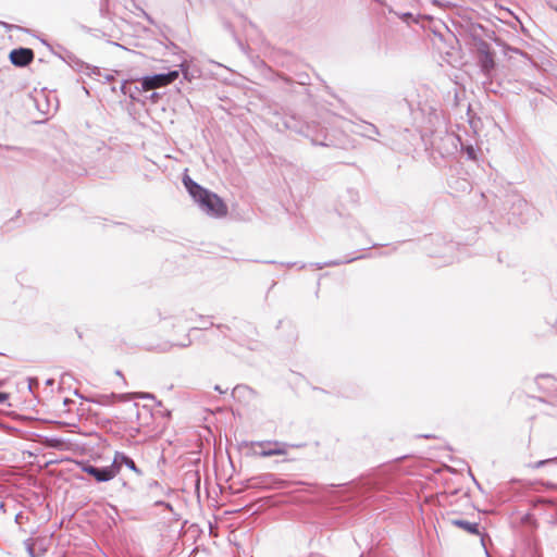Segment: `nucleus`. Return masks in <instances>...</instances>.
I'll use <instances>...</instances> for the list:
<instances>
[{"label": "nucleus", "mask_w": 557, "mask_h": 557, "mask_svg": "<svg viewBox=\"0 0 557 557\" xmlns=\"http://www.w3.org/2000/svg\"><path fill=\"white\" fill-rule=\"evenodd\" d=\"M81 406H84L83 404H81ZM78 410V418H83L85 414H86V409L84 407H81L77 409Z\"/></svg>", "instance_id": "34"}, {"label": "nucleus", "mask_w": 557, "mask_h": 557, "mask_svg": "<svg viewBox=\"0 0 557 557\" xmlns=\"http://www.w3.org/2000/svg\"><path fill=\"white\" fill-rule=\"evenodd\" d=\"M376 3H382V0H373Z\"/></svg>", "instance_id": "49"}, {"label": "nucleus", "mask_w": 557, "mask_h": 557, "mask_svg": "<svg viewBox=\"0 0 557 557\" xmlns=\"http://www.w3.org/2000/svg\"><path fill=\"white\" fill-rule=\"evenodd\" d=\"M77 465L83 472L94 476L97 482H108L111 480V473L107 471L106 467L98 468L88 461H78Z\"/></svg>", "instance_id": "13"}, {"label": "nucleus", "mask_w": 557, "mask_h": 557, "mask_svg": "<svg viewBox=\"0 0 557 557\" xmlns=\"http://www.w3.org/2000/svg\"><path fill=\"white\" fill-rule=\"evenodd\" d=\"M103 78H104V82H110V81H112V79H113V75H111V74H106V75H103Z\"/></svg>", "instance_id": "38"}, {"label": "nucleus", "mask_w": 557, "mask_h": 557, "mask_svg": "<svg viewBox=\"0 0 557 557\" xmlns=\"http://www.w3.org/2000/svg\"><path fill=\"white\" fill-rule=\"evenodd\" d=\"M48 421H49V422H57V423H59V424H61V425H65V426H70V428H75V429L77 428V425H76V424H74V423H73V424H71V423H64V422H61V421H59V420H48Z\"/></svg>", "instance_id": "31"}, {"label": "nucleus", "mask_w": 557, "mask_h": 557, "mask_svg": "<svg viewBox=\"0 0 557 557\" xmlns=\"http://www.w3.org/2000/svg\"><path fill=\"white\" fill-rule=\"evenodd\" d=\"M90 401L97 403L100 405H107V404H109V396L102 395V396H99L97 399H91Z\"/></svg>", "instance_id": "29"}, {"label": "nucleus", "mask_w": 557, "mask_h": 557, "mask_svg": "<svg viewBox=\"0 0 557 557\" xmlns=\"http://www.w3.org/2000/svg\"><path fill=\"white\" fill-rule=\"evenodd\" d=\"M183 184L194 201L207 214L215 218L226 215L227 207L216 194L206 189L188 175L183 177Z\"/></svg>", "instance_id": "2"}, {"label": "nucleus", "mask_w": 557, "mask_h": 557, "mask_svg": "<svg viewBox=\"0 0 557 557\" xmlns=\"http://www.w3.org/2000/svg\"><path fill=\"white\" fill-rule=\"evenodd\" d=\"M228 388H222L220 385L214 386V391L219 392L220 394H225Z\"/></svg>", "instance_id": "35"}, {"label": "nucleus", "mask_w": 557, "mask_h": 557, "mask_svg": "<svg viewBox=\"0 0 557 557\" xmlns=\"http://www.w3.org/2000/svg\"><path fill=\"white\" fill-rule=\"evenodd\" d=\"M246 447L252 448V456L270 457L285 455L289 445L277 441L243 442Z\"/></svg>", "instance_id": "7"}, {"label": "nucleus", "mask_w": 557, "mask_h": 557, "mask_svg": "<svg viewBox=\"0 0 557 557\" xmlns=\"http://www.w3.org/2000/svg\"><path fill=\"white\" fill-rule=\"evenodd\" d=\"M0 429L7 431L9 434H11L13 436L22 437V438L25 437L23 430L18 426H11L9 424L0 422Z\"/></svg>", "instance_id": "21"}, {"label": "nucleus", "mask_w": 557, "mask_h": 557, "mask_svg": "<svg viewBox=\"0 0 557 557\" xmlns=\"http://www.w3.org/2000/svg\"><path fill=\"white\" fill-rule=\"evenodd\" d=\"M34 57V51L30 48L24 47L13 49L9 54L11 63L18 67H24L30 64Z\"/></svg>", "instance_id": "11"}, {"label": "nucleus", "mask_w": 557, "mask_h": 557, "mask_svg": "<svg viewBox=\"0 0 557 557\" xmlns=\"http://www.w3.org/2000/svg\"><path fill=\"white\" fill-rule=\"evenodd\" d=\"M451 523L462 530H465L466 532L470 533V534H479V529H478V523H471L469 521H466V520H461V519H455V520H451Z\"/></svg>", "instance_id": "18"}, {"label": "nucleus", "mask_w": 557, "mask_h": 557, "mask_svg": "<svg viewBox=\"0 0 557 557\" xmlns=\"http://www.w3.org/2000/svg\"><path fill=\"white\" fill-rule=\"evenodd\" d=\"M119 454H120V451H115L112 463L110 466L106 467L107 471H109V473H111V480L113 478H115L116 474L120 473L121 468H122L121 460H119Z\"/></svg>", "instance_id": "20"}, {"label": "nucleus", "mask_w": 557, "mask_h": 557, "mask_svg": "<svg viewBox=\"0 0 557 557\" xmlns=\"http://www.w3.org/2000/svg\"><path fill=\"white\" fill-rule=\"evenodd\" d=\"M355 132L370 139H374L375 136L380 135L377 127L368 122H362L357 125V129Z\"/></svg>", "instance_id": "16"}, {"label": "nucleus", "mask_w": 557, "mask_h": 557, "mask_svg": "<svg viewBox=\"0 0 557 557\" xmlns=\"http://www.w3.org/2000/svg\"><path fill=\"white\" fill-rule=\"evenodd\" d=\"M11 418H18V419H22V418H28L27 416H22V414H14L12 416Z\"/></svg>", "instance_id": "41"}, {"label": "nucleus", "mask_w": 557, "mask_h": 557, "mask_svg": "<svg viewBox=\"0 0 557 557\" xmlns=\"http://www.w3.org/2000/svg\"><path fill=\"white\" fill-rule=\"evenodd\" d=\"M141 89V86L138 87V86H135L134 89L131 88V92H134V95L136 96L137 92H139Z\"/></svg>", "instance_id": "36"}, {"label": "nucleus", "mask_w": 557, "mask_h": 557, "mask_svg": "<svg viewBox=\"0 0 557 557\" xmlns=\"http://www.w3.org/2000/svg\"><path fill=\"white\" fill-rule=\"evenodd\" d=\"M191 345V338L189 337V335L186 336L185 341H183L182 343H178V344H172V346H178L181 348H186L188 346Z\"/></svg>", "instance_id": "28"}, {"label": "nucleus", "mask_w": 557, "mask_h": 557, "mask_svg": "<svg viewBox=\"0 0 557 557\" xmlns=\"http://www.w3.org/2000/svg\"><path fill=\"white\" fill-rule=\"evenodd\" d=\"M38 442L48 448H54L57 450L65 451V450H72L75 446H77L76 443H74L69 437L63 436H46V435H37Z\"/></svg>", "instance_id": "10"}, {"label": "nucleus", "mask_w": 557, "mask_h": 557, "mask_svg": "<svg viewBox=\"0 0 557 557\" xmlns=\"http://www.w3.org/2000/svg\"><path fill=\"white\" fill-rule=\"evenodd\" d=\"M556 459L555 458H552V459H547V460H541L539 462L535 463V468H539L547 462H550V461H555Z\"/></svg>", "instance_id": "32"}, {"label": "nucleus", "mask_w": 557, "mask_h": 557, "mask_svg": "<svg viewBox=\"0 0 557 557\" xmlns=\"http://www.w3.org/2000/svg\"><path fill=\"white\" fill-rule=\"evenodd\" d=\"M315 145H320V146H324L325 144L323 143H314Z\"/></svg>", "instance_id": "48"}, {"label": "nucleus", "mask_w": 557, "mask_h": 557, "mask_svg": "<svg viewBox=\"0 0 557 557\" xmlns=\"http://www.w3.org/2000/svg\"><path fill=\"white\" fill-rule=\"evenodd\" d=\"M459 144L461 146V150L467 154L469 160L476 159V151L472 145H463L461 141Z\"/></svg>", "instance_id": "24"}, {"label": "nucleus", "mask_w": 557, "mask_h": 557, "mask_svg": "<svg viewBox=\"0 0 557 557\" xmlns=\"http://www.w3.org/2000/svg\"><path fill=\"white\" fill-rule=\"evenodd\" d=\"M71 432L83 433V434H85V435H89V434L91 433L90 431H88V432H83V431H81V430H77V431H75V430H71Z\"/></svg>", "instance_id": "40"}, {"label": "nucleus", "mask_w": 557, "mask_h": 557, "mask_svg": "<svg viewBox=\"0 0 557 557\" xmlns=\"http://www.w3.org/2000/svg\"><path fill=\"white\" fill-rule=\"evenodd\" d=\"M137 397L146 400V403L141 406V409H138V404H133V407L136 409V418H170L171 411L165 408L161 401H158L154 395L150 393H141L137 394Z\"/></svg>", "instance_id": "5"}, {"label": "nucleus", "mask_w": 557, "mask_h": 557, "mask_svg": "<svg viewBox=\"0 0 557 557\" xmlns=\"http://www.w3.org/2000/svg\"><path fill=\"white\" fill-rule=\"evenodd\" d=\"M305 267H306V264H305V263H301V264L299 265V269H304Z\"/></svg>", "instance_id": "47"}, {"label": "nucleus", "mask_w": 557, "mask_h": 557, "mask_svg": "<svg viewBox=\"0 0 557 557\" xmlns=\"http://www.w3.org/2000/svg\"><path fill=\"white\" fill-rule=\"evenodd\" d=\"M361 258H363V256H357V257L345 258V259L329 260V261H325L323 263L317 262V263H311V265L315 267L317 269H323L325 267H336V265H341V264H344V263H350L354 260L361 259Z\"/></svg>", "instance_id": "17"}, {"label": "nucleus", "mask_w": 557, "mask_h": 557, "mask_svg": "<svg viewBox=\"0 0 557 557\" xmlns=\"http://www.w3.org/2000/svg\"><path fill=\"white\" fill-rule=\"evenodd\" d=\"M24 546L29 557H40L45 553V550L36 553L34 540L30 537L24 541Z\"/></svg>", "instance_id": "23"}, {"label": "nucleus", "mask_w": 557, "mask_h": 557, "mask_svg": "<svg viewBox=\"0 0 557 557\" xmlns=\"http://www.w3.org/2000/svg\"><path fill=\"white\" fill-rule=\"evenodd\" d=\"M157 97H158V94H157V92H152V94H151V99H154V98H157Z\"/></svg>", "instance_id": "46"}, {"label": "nucleus", "mask_w": 557, "mask_h": 557, "mask_svg": "<svg viewBox=\"0 0 557 557\" xmlns=\"http://www.w3.org/2000/svg\"><path fill=\"white\" fill-rule=\"evenodd\" d=\"M119 460H121V465L123 466H126L129 470H132L133 472H135L137 475H143V471L136 466L135 461L128 457L127 455H125L124 453H121L119 454Z\"/></svg>", "instance_id": "19"}, {"label": "nucleus", "mask_w": 557, "mask_h": 557, "mask_svg": "<svg viewBox=\"0 0 557 557\" xmlns=\"http://www.w3.org/2000/svg\"><path fill=\"white\" fill-rule=\"evenodd\" d=\"M421 248L430 256L443 258L445 262H453L457 244L447 240L444 235L430 234L421 240Z\"/></svg>", "instance_id": "4"}, {"label": "nucleus", "mask_w": 557, "mask_h": 557, "mask_svg": "<svg viewBox=\"0 0 557 557\" xmlns=\"http://www.w3.org/2000/svg\"><path fill=\"white\" fill-rule=\"evenodd\" d=\"M296 264H297L296 262H288V263H286V267L292 268V267H294Z\"/></svg>", "instance_id": "42"}, {"label": "nucleus", "mask_w": 557, "mask_h": 557, "mask_svg": "<svg viewBox=\"0 0 557 557\" xmlns=\"http://www.w3.org/2000/svg\"><path fill=\"white\" fill-rule=\"evenodd\" d=\"M178 76V70L169 71L166 73H156L151 75H146L140 79L141 89L147 91L168 86L169 84L177 79Z\"/></svg>", "instance_id": "8"}, {"label": "nucleus", "mask_w": 557, "mask_h": 557, "mask_svg": "<svg viewBox=\"0 0 557 557\" xmlns=\"http://www.w3.org/2000/svg\"><path fill=\"white\" fill-rule=\"evenodd\" d=\"M225 411H227L225 408L223 407H215V408H207L206 409V412L209 413V414H212V416H215V414H219V413H224Z\"/></svg>", "instance_id": "27"}, {"label": "nucleus", "mask_w": 557, "mask_h": 557, "mask_svg": "<svg viewBox=\"0 0 557 557\" xmlns=\"http://www.w3.org/2000/svg\"><path fill=\"white\" fill-rule=\"evenodd\" d=\"M249 486L262 490H283L287 487V482L275 474L264 473L249 480Z\"/></svg>", "instance_id": "9"}, {"label": "nucleus", "mask_w": 557, "mask_h": 557, "mask_svg": "<svg viewBox=\"0 0 557 557\" xmlns=\"http://www.w3.org/2000/svg\"><path fill=\"white\" fill-rule=\"evenodd\" d=\"M532 409L534 410V408H532ZM537 413H539V414H541V413L539 412V410H536V409H535V413H533L532 419H535V417H536V414H537Z\"/></svg>", "instance_id": "43"}, {"label": "nucleus", "mask_w": 557, "mask_h": 557, "mask_svg": "<svg viewBox=\"0 0 557 557\" xmlns=\"http://www.w3.org/2000/svg\"><path fill=\"white\" fill-rule=\"evenodd\" d=\"M479 63L485 75H490L495 67L494 53L490 50L488 44L484 41L479 47Z\"/></svg>", "instance_id": "12"}, {"label": "nucleus", "mask_w": 557, "mask_h": 557, "mask_svg": "<svg viewBox=\"0 0 557 557\" xmlns=\"http://www.w3.org/2000/svg\"><path fill=\"white\" fill-rule=\"evenodd\" d=\"M389 139L392 141V149L409 153L421 145L420 133L416 129L405 128L401 132L396 129L389 131Z\"/></svg>", "instance_id": "6"}, {"label": "nucleus", "mask_w": 557, "mask_h": 557, "mask_svg": "<svg viewBox=\"0 0 557 557\" xmlns=\"http://www.w3.org/2000/svg\"><path fill=\"white\" fill-rule=\"evenodd\" d=\"M532 409L534 410V408H532ZM537 413H539V414H541V413L539 412V410H536V409H535V413H533L532 419H535V417H536V414H537Z\"/></svg>", "instance_id": "44"}, {"label": "nucleus", "mask_w": 557, "mask_h": 557, "mask_svg": "<svg viewBox=\"0 0 557 557\" xmlns=\"http://www.w3.org/2000/svg\"><path fill=\"white\" fill-rule=\"evenodd\" d=\"M401 18L409 24L411 21H414V17L411 13L407 12L401 15Z\"/></svg>", "instance_id": "30"}, {"label": "nucleus", "mask_w": 557, "mask_h": 557, "mask_svg": "<svg viewBox=\"0 0 557 557\" xmlns=\"http://www.w3.org/2000/svg\"><path fill=\"white\" fill-rule=\"evenodd\" d=\"M64 61L75 71L84 73L85 71L91 69L90 64L85 63L83 60L78 59L73 53H67L64 58Z\"/></svg>", "instance_id": "15"}, {"label": "nucleus", "mask_w": 557, "mask_h": 557, "mask_svg": "<svg viewBox=\"0 0 557 557\" xmlns=\"http://www.w3.org/2000/svg\"><path fill=\"white\" fill-rule=\"evenodd\" d=\"M522 387L527 393L528 406L544 416H557V379L547 373L525 377Z\"/></svg>", "instance_id": "1"}, {"label": "nucleus", "mask_w": 557, "mask_h": 557, "mask_svg": "<svg viewBox=\"0 0 557 557\" xmlns=\"http://www.w3.org/2000/svg\"><path fill=\"white\" fill-rule=\"evenodd\" d=\"M120 91L125 96H129L134 100L136 99L134 92H131V86L128 85L127 81H123L121 83Z\"/></svg>", "instance_id": "25"}, {"label": "nucleus", "mask_w": 557, "mask_h": 557, "mask_svg": "<svg viewBox=\"0 0 557 557\" xmlns=\"http://www.w3.org/2000/svg\"><path fill=\"white\" fill-rule=\"evenodd\" d=\"M421 145L426 151L437 152L441 157L453 154L460 138L447 131L420 132Z\"/></svg>", "instance_id": "3"}, {"label": "nucleus", "mask_w": 557, "mask_h": 557, "mask_svg": "<svg viewBox=\"0 0 557 557\" xmlns=\"http://www.w3.org/2000/svg\"><path fill=\"white\" fill-rule=\"evenodd\" d=\"M200 321L202 322V326L200 329L207 330L209 326H215L218 330H220L222 333H224L225 330H228V326L225 324H214L212 321H209V318H206L203 315H199Z\"/></svg>", "instance_id": "22"}, {"label": "nucleus", "mask_w": 557, "mask_h": 557, "mask_svg": "<svg viewBox=\"0 0 557 557\" xmlns=\"http://www.w3.org/2000/svg\"><path fill=\"white\" fill-rule=\"evenodd\" d=\"M181 67H182V72L184 74V77L187 78V74H188L187 70H185L183 64L181 65Z\"/></svg>", "instance_id": "39"}, {"label": "nucleus", "mask_w": 557, "mask_h": 557, "mask_svg": "<svg viewBox=\"0 0 557 557\" xmlns=\"http://www.w3.org/2000/svg\"><path fill=\"white\" fill-rule=\"evenodd\" d=\"M9 398V394L0 392V404L4 403Z\"/></svg>", "instance_id": "33"}, {"label": "nucleus", "mask_w": 557, "mask_h": 557, "mask_svg": "<svg viewBox=\"0 0 557 557\" xmlns=\"http://www.w3.org/2000/svg\"><path fill=\"white\" fill-rule=\"evenodd\" d=\"M0 24H1L4 28H7V29H11V28L13 27V25L8 24V23H5V22H1V21H0Z\"/></svg>", "instance_id": "37"}, {"label": "nucleus", "mask_w": 557, "mask_h": 557, "mask_svg": "<svg viewBox=\"0 0 557 557\" xmlns=\"http://www.w3.org/2000/svg\"><path fill=\"white\" fill-rule=\"evenodd\" d=\"M313 391H318V392H321V393H325L323 389L321 388H318V387H312Z\"/></svg>", "instance_id": "45"}, {"label": "nucleus", "mask_w": 557, "mask_h": 557, "mask_svg": "<svg viewBox=\"0 0 557 557\" xmlns=\"http://www.w3.org/2000/svg\"><path fill=\"white\" fill-rule=\"evenodd\" d=\"M84 74H86L88 76H97L98 79H100L102 77L101 70L99 67L92 66V65H91V69L85 71Z\"/></svg>", "instance_id": "26"}, {"label": "nucleus", "mask_w": 557, "mask_h": 557, "mask_svg": "<svg viewBox=\"0 0 557 557\" xmlns=\"http://www.w3.org/2000/svg\"><path fill=\"white\" fill-rule=\"evenodd\" d=\"M231 396L243 404H250L256 398V392L245 384H238L232 389Z\"/></svg>", "instance_id": "14"}, {"label": "nucleus", "mask_w": 557, "mask_h": 557, "mask_svg": "<svg viewBox=\"0 0 557 557\" xmlns=\"http://www.w3.org/2000/svg\"><path fill=\"white\" fill-rule=\"evenodd\" d=\"M555 11L557 12V7L555 8Z\"/></svg>", "instance_id": "51"}, {"label": "nucleus", "mask_w": 557, "mask_h": 557, "mask_svg": "<svg viewBox=\"0 0 557 557\" xmlns=\"http://www.w3.org/2000/svg\"><path fill=\"white\" fill-rule=\"evenodd\" d=\"M116 375H122L120 370L116 371Z\"/></svg>", "instance_id": "50"}]
</instances>
